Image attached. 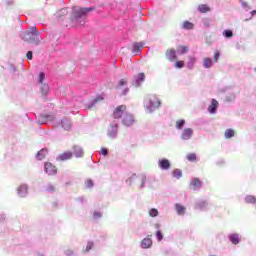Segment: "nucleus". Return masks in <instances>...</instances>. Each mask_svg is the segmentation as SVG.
<instances>
[{
    "label": "nucleus",
    "mask_w": 256,
    "mask_h": 256,
    "mask_svg": "<svg viewBox=\"0 0 256 256\" xmlns=\"http://www.w3.org/2000/svg\"><path fill=\"white\" fill-rule=\"evenodd\" d=\"M20 38L25 43H29L30 45H39L41 41H43V36L39 30H37V26H31L25 32L20 33Z\"/></svg>",
    "instance_id": "obj_1"
},
{
    "label": "nucleus",
    "mask_w": 256,
    "mask_h": 256,
    "mask_svg": "<svg viewBox=\"0 0 256 256\" xmlns=\"http://www.w3.org/2000/svg\"><path fill=\"white\" fill-rule=\"evenodd\" d=\"M144 107L147 113H155L161 107V100L157 98V95L148 94L144 97Z\"/></svg>",
    "instance_id": "obj_2"
},
{
    "label": "nucleus",
    "mask_w": 256,
    "mask_h": 256,
    "mask_svg": "<svg viewBox=\"0 0 256 256\" xmlns=\"http://www.w3.org/2000/svg\"><path fill=\"white\" fill-rule=\"evenodd\" d=\"M92 11H95V7L90 6L86 8H79L78 10H73L72 17L76 23H82L85 25V17H87Z\"/></svg>",
    "instance_id": "obj_3"
},
{
    "label": "nucleus",
    "mask_w": 256,
    "mask_h": 256,
    "mask_svg": "<svg viewBox=\"0 0 256 256\" xmlns=\"http://www.w3.org/2000/svg\"><path fill=\"white\" fill-rule=\"evenodd\" d=\"M119 135V123L117 121H113L110 123L107 130V137L109 139L115 140Z\"/></svg>",
    "instance_id": "obj_4"
},
{
    "label": "nucleus",
    "mask_w": 256,
    "mask_h": 256,
    "mask_svg": "<svg viewBox=\"0 0 256 256\" xmlns=\"http://www.w3.org/2000/svg\"><path fill=\"white\" fill-rule=\"evenodd\" d=\"M194 209L196 211H209V202L207 200L198 199L194 202Z\"/></svg>",
    "instance_id": "obj_5"
},
{
    "label": "nucleus",
    "mask_w": 256,
    "mask_h": 256,
    "mask_svg": "<svg viewBox=\"0 0 256 256\" xmlns=\"http://www.w3.org/2000/svg\"><path fill=\"white\" fill-rule=\"evenodd\" d=\"M16 193L20 199H25L29 195V185L25 183L20 184L16 189Z\"/></svg>",
    "instance_id": "obj_6"
},
{
    "label": "nucleus",
    "mask_w": 256,
    "mask_h": 256,
    "mask_svg": "<svg viewBox=\"0 0 256 256\" xmlns=\"http://www.w3.org/2000/svg\"><path fill=\"white\" fill-rule=\"evenodd\" d=\"M133 123H135V117H133V114L125 112L122 117V125H124V127H131Z\"/></svg>",
    "instance_id": "obj_7"
},
{
    "label": "nucleus",
    "mask_w": 256,
    "mask_h": 256,
    "mask_svg": "<svg viewBox=\"0 0 256 256\" xmlns=\"http://www.w3.org/2000/svg\"><path fill=\"white\" fill-rule=\"evenodd\" d=\"M125 111H127L126 105H119L113 111L114 119H121L125 115Z\"/></svg>",
    "instance_id": "obj_8"
},
{
    "label": "nucleus",
    "mask_w": 256,
    "mask_h": 256,
    "mask_svg": "<svg viewBox=\"0 0 256 256\" xmlns=\"http://www.w3.org/2000/svg\"><path fill=\"white\" fill-rule=\"evenodd\" d=\"M44 172L46 173V175H49V176L57 175V167L53 165V163L51 162H45Z\"/></svg>",
    "instance_id": "obj_9"
},
{
    "label": "nucleus",
    "mask_w": 256,
    "mask_h": 256,
    "mask_svg": "<svg viewBox=\"0 0 256 256\" xmlns=\"http://www.w3.org/2000/svg\"><path fill=\"white\" fill-rule=\"evenodd\" d=\"M189 187L193 191H200V189L203 187V181H201L199 178H192Z\"/></svg>",
    "instance_id": "obj_10"
},
{
    "label": "nucleus",
    "mask_w": 256,
    "mask_h": 256,
    "mask_svg": "<svg viewBox=\"0 0 256 256\" xmlns=\"http://www.w3.org/2000/svg\"><path fill=\"white\" fill-rule=\"evenodd\" d=\"M158 167L161 171H169L171 169V161L167 158H161L158 160Z\"/></svg>",
    "instance_id": "obj_11"
},
{
    "label": "nucleus",
    "mask_w": 256,
    "mask_h": 256,
    "mask_svg": "<svg viewBox=\"0 0 256 256\" xmlns=\"http://www.w3.org/2000/svg\"><path fill=\"white\" fill-rule=\"evenodd\" d=\"M193 133V128H184L181 133L180 139L182 141H190V139L193 138Z\"/></svg>",
    "instance_id": "obj_12"
},
{
    "label": "nucleus",
    "mask_w": 256,
    "mask_h": 256,
    "mask_svg": "<svg viewBox=\"0 0 256 256\" xmlns=\"http://www.w3.org/2000/svg\"><path fill=\"white\" fill-rule=\"evenodd\" d=\"M54 117L53 115L49 114H40L37 119L38 125H45L48 121H53Z\"/></svg>",
    "instance_id": "obj_13"
},
{
    "label": "nucleus",
    "mask_w": 256,
    "mask_h": 256,
    "mask_svg": "<svg viewBox=\"0 0 256 256\" xmlns=\"http://www.w3.org/2000/svg\"><path fill=\"white\" fill-rule=\"evenodd\" d=\"M217 109H219V101H217L215 98H212L207 111L210 113V115H215V113H217Z\"/></svg>",
    "instance_id": "obj_14"
},
{
    "label": "nucleus",
    "mask_w": 256,
    "mask_h": 256,
    "mask_svg": "<svg viewBox=\"0 0 256 256\" xmlns=\"http://www.w3.org/2000/svg\"><path fill=\"white\" fill-rule=\"evenodd\" d=\"M72 155H75L76 159H81L85 156V152L83 151V147L79 145H73L72 147Z\"/></svg>",
    "instance_id": "obj_15"
},
{
    "label": "nucleus",
    "mask_w": 256,
    "mask_h": 256,
    "mask_svg": "<svg viewBox=\"0 0 256 256\" xmlns=\"http://www.w3.org/2000/svg\"><path fill=\"white\" fill-rule=\"evenodd\" d=\"M228 241H230L232 245H239V243H241V235H239V233H231L228 235Z\"/></svg>",
    "instance_id": "obj_16"
},
{
    "label": "nucleus",
    "mask_w": 256,
    "mask_h": 256,
    "mask_svg": "<svg viewBox=\"0 0 256 256\" xmlns=\"http://www.w3.org/2000/svg\"><path fill=\"white\" fill-rule=\"evenodd\" d=\"M142 83H145V73L140 72L134 77L133 85H135V87H141Z\"/></svg>",
    "instance_id": "obj_17"
},
{
    "label": "nucleus",
    "mask_w": 256,
    "mask_h": 256,
    "mask_svg": "<svg viewBox=\"0 0 256 256\" xmlns=\"http://www.w3.org/2000/svg\"><path fill=\"white\" fill-rule=\"evenodd\" d=\"M103 99H105V96L98 94L92 101L86 104V109H93V107H95L99 101H103Z\"/></svg>",
    "instance_id": "obj_18"
},
{
    "label": "nucleus",
    "mask_w": 256,
    "mask_h": 256,
    "mask_svg": "<svg viewBox=\"0 0 256 256\" xmlns=\"http://www.w3.org/2000/svg\"><path fill=\"white\" fill-rule=\"evenodd\" d=\"M61 128L65 131H71V127H73V123H71V120L69 118L64 117L60 121Z\"/></svg>",
    "instance_id": "obj_19"
},
{
    "label": "nucleus",
    "mask_w": 256,
    "mask_h": 256,
    "mask_svg": "<svg viewBox=\"0 0 256 256\" xmlns=\"http://www.w3.org/2000/svg\"><path fill=\"white\" fill-rule=\"evenodd\" d=\"M69 159H73V152L72 151H66L62 154H59L56 157V161H69Z\"/></svg>",
    "instance_id": "obj_20"
},
{
    "label": "nucleus",
    "mask_w": 256,
    "mask_h": 256,
    "mask_svg": "<svg viewBox=\"0 0 256 256\" xmlns=\"http://www.w3.org/2000/svg\"><path fill=\"white\" fill-rule=\"evenodd\" d=\"M141 249H151L153 247V240L150 237L144 238L140 242Z\"/></svg>",
    "instance_id": "obj_21"
},
{
    "label": "nucleus",
    "mask_w": 256,
    "mask_h": 256,
    "mask_svg": "<svg viewBox=\"0 0 256 256\" xmlns=\"http://www.w3.org/2000/svg\"><path fill=\"white\" fill-rule=\"evenodd\" d=\"M47 155H49V150L47 148H42L41 150H39L36 153L35 159L37 161H43V159H45V157H47Z\"/></svg>",
    "instance_id": "obj_22"
},
{
    "label": "nucleus",
    "mask_w": 256,
    "mask_h": 256,
    "mask_svg": "<svg viewBox=\"0 0 256 256\" xmlns=\"http://www.w3.org/2000/svg\"><path fill=\"white\" fill-rule=\"evenodd\" d=\"M166 59L173 63L174 61H177V50L171 49L166 51Z\"/></svg>",
    "instance_id": "obj_23"
},
{
    "label": "nucleus",
    "mask_w": 256,
    "mask_h": 256,
    "mask_svg": "<svg viewBox=\"0 0 256 256\" xmlns=\"http://www.w3.org/2000/svg\"><path fill=\"white\" fill-rule=\"evenodd\" d=\"M145 45V42H134L132 44V53H141V49H143V46Z\"/></svg>",
    "instance_id": "obj_24"
},
{
    "label": "nucleus",
    "mask_w": 256,
    "mask_h": 256,
    "mask_svg": "<svg viewBox=\"0 0 256 256\" xmlns=\"http://www.w3.org/2000/svg\"><path fill=\"white\" fill-rule=\"evenodd\" d=\"M175 210H176L177 215H179V217H183L187 211V208H185V206H183L180 203H176Z\"/></svg>",
    "instance_id": "obj_25"
},
{
    "label": "nucleus",
    "mask_w": 256,
    "mask_h": 256,
    "mask_svg": "<svg viewBox=\"0 0 256 256\" xmlns=\"http://www.w3.org/2000/svg\"><path fill=\"white\" fill-rule=\"evenodd\" d=\"M181 29H184V31H193V29H195V24L189 20H186L182 23Z\"/></svg>",
    "instance_id": "obj_26"
},
{
    "label": "nucleus",
    "mask_w": 256,
    "mask_h": 256,
    "mask_svg": "<svg viewBox=\"0 0 256 256\" xmlns=\"http://www.w3.org/2000/svg\"><path fill=\"white\" fill-rule=\"evenodd\" d=\"M213 65H214L213 58L206 57L203 59L202 67H204V69H211Z\"/></svg>",
    "instance_id": "obj_27"
},
{
    "label": "nucleus",
    "mask_w": 256,
    "mask_h": 256,
    "mask_svg": "<svg viewBox=\"0 0 256 256\" xmlns=\"http://www.w3.org/2000/svg\"><path fill=\"white\" fill-rule=\"evenodd\" d=\"M244 203L247 205H256V196L255 195H246L244 198Z\"/></svg>",
    "instance_id": "obj_28"
},
{
    "label": "nucleus",
    "mask_w": 256,
    "mask_h": 256,
    "mask_svg": "<svg viewBox=\"0 0 256 256\" xmlns=\"http://www.w3.org/2000/svg\"><path fill=\"white\" fill-rule=\"evenodd\" d=\"M195 63H197V58L195 56H190L187 62V69L192 71V69L195 67Z\"/></svg>",
    "instance_id": "obj_29"
},
{
    "label": "nucleus",
    "mask_w": 256,
    "mask_h": 256,
    "mask_svg": "<svg viewBox=\"0 0 256 256\" xmlns=\"http://www.w3.org/2000/svg\"><path fill=\"white\" fill-rule=\"evenodd\" d=\"M138 179L141 181L139 189H145L147 187V175L140 174L138 175Z\"/></svg>",
    "instance_id": "obj_30"
},
{
    "label": "nucleus",
    "mask_w": 256,
    "mask_h": 256,
    "mask_svg": "<svg viewBox=\"0 0 256 256\" xmlns=\"http://www.w3.org/2000/svg\"><path fill=\"white\" fill-rule=\"evenodd\" d=\"M209 11H211V7H209L207 4H200L198 6L199 13H209Z\"/></svg>",
    "instance_id": "obj_31"
},
{
    "label": "nucleus",
    "mask_w": 256,
    "mask_h": 256,
    "mask_svg": "<svg viewBox=\"0 0 256 256\" xmlns=\"http://www.w3.org/2000/svg\"><path fill=\"white\" fill-rule=\"evenodd\" d=\"M172 177L174 179H181V177H183V171H181V169L176 168L172 171Z\"/></svg>",
    "instance_id": "obj_32"
},
{
    "label": "nucleus",
    "mask_w": 256,
    "mask_h": 256,
    "mask_svg": "<svg viewBox=\"0 0 256 256\" xmlns=\"http://www.w3.org/2000/svg\"><path fill=\"white\" fill-rule=\"evenodd\" d=\"M222 35L225 39H232L233 38V30L231 29H225L223 32H222Z\"/></svg>",
    "instance_id": "obj_33"
},
{
    "label": "nucleus",
    "mask_w": 256,
    "mask_h": 256,
    "mask_svg": "<svg viewBox=\"0 0 256 256\" xmlns=\"http://www.w3.org/2000/svg\"><path fill=\"white\" fill-rule=\"evenodd\" d=\"M177 53L179 55H185V54L189 53V47H187V46H179L177 48Z\"/></svg>",
    "instance_id": "obj_34"
},
{
    "label": "nucleus",
    "mask_w": 256,
    "mask_h": 256,
    "mask_svg": "<svg viewBox=\"0 0 256 256\" xmlns=\"http://www.w3.org/2000/svg\"><path fill=\"white\" fill-rule=\"evenodd\" d=\"M185 123H186L185 119H180V120L176 121V126H175L176 129L178 131L183 130V128L185 127Z\"/></svg>",
    "instance_id": "obj_35"
},
{
    "label": "nucleus",
    "mask_w": 256,
    "mask_h": 256,
    "mask_svg": "<svg viewBox=\"0 0 256 256\" xmlns=\"http://www.w3.org/2000/svg\"><path fill=\"white\" fill-rule=\"evenodd\" d=\"M225 139H231L233 137H235V130L231 129V128H228L226 131H225Z\"/></svg>",
    "instance_id": "obj_36"
},
{
    "label": "nucleus",
    "mask_w": 256,
    "mask_h": 256,
    "mask_svg": "<svg viewBox=\"0 0 256 256\" xmlns=\"http://www.w3.org/2000/svg\"><path fill=\"white\" fill-rule=\"evenodd\" d=\"M84 186L86 189H93V187H95V182L93 181V179H87L84 182Z\"/></svg>",
    "instance_id": "obj_37"
},
{
    "label": "nucleus",
    "mask_w": 256,
    "mask_h": 256,
    "mask_svg": "<svg viewBox=\"0 0 256 256\" xmlns=\"http://www.w3.org/2000/svg\"><path fill=\"white\" fill-rule=\"evenodd\" d=\"M239 3L241 5L242 9H244V11H246V12L251 11V6L249 5V3H247L243 0H239Z\"/></svg>",
    "instance_id": "obj_38"
},
{
    "label": "nucleus",
    "mask_w": 256,
    "mask_h": 256,
    "mask_svg": "<svg viewBox=\"0 0 256 256\" xmlns=\"http://www.w3.org/2000/svg\"><path fill=\"white\" fill-rule=\"evenodd\" d=\"M41 93L44 96L49 95V84H45V83L42 84V86H41Z\"/></svg>",
    "instance_id": "obj_39"
},
{
    "label": "nucleus",
    "mask_w": 256,
    "mask_h": 256,
    "mask_svg": "<svg viewBox=\"0 0 256 256\" xmlns=\"http://www.w3.org/2000/svg\"><path fill=\"white\" fill-rule=\"evenodd\" d=\"M67 13H69V9L68 8H62L60 11H58L56 13V17H65V15H67Z\"/></svg>",
    "instance_id": "obj_40"
},
{
    "label": "nucleus",
    "mask_w": 256,
    "mask_h": 256,
    "mask_svg": "<svg viewBox=\"0 0 256 256\" xmlns=\"http://www.w3.org/2000/svg\"><path fill=\"white\" fill-rule=\"evenodd\" d=\"M135 179H137V174L133 173L129 178L126 179L127 185H133V181H135Z\"/></svg>",
    "instance_id": "obj_41"
},
{
    "label": "nucleus",
    "mask_w": 256,
    "mask_h": 256,
    "mask_svg": "<svg viewBox=\"0 0 256 256\" xmlns=\"http://www.w3.org/2000/svg\"><path fill=\"white\" fill-rule=\"evenodd\" d=\"M225 101L227 103H233V101H235V94L234 93L227 94L225 97Z\"/></svg>",
    "instance_id": "obj_42"
},
{
    "label": "nucleus",
    "mask_w": 256,
    "mask_h": 256,
    "mask_svg": "<svg viewBox=\"0 0 256 256\" xmlns=\"http://www.w3.org/2000/svg\"><path fill=\"white\" fill-rule=\"evenodd\" d=\"M202 24L206 29H209L211 27V18H203Z\"/></svg>",
    "instance_id": "obj_43"
},
{
    "label": "nucleus",
    "mask_w": 256,
    "mask_h": 256,
    "mask_svg": "<svg viewBox=\"0 0 256 256\" xmlns=\"http://www.w3.org/2000/svg\"><path fill=\"white\" fill-rule=\"evenodd\" d=\"M186 159H187L188 161H190L191 163H193V162L197 161V154H195V153H190V154H188V155L186 156Z\"/></svg>",
    "instance_id": "obj_44"
},
{
    "label": "nucleus",
    "mask_w": 256,
    "mask_h": 256,
    "mask_svg": "<svg viewBox=\"0 0 256 256\" xmlns=\"http://www.w3.org/2000/svg\"><path fill=\"white\" fill-rule=\"evenodd\" d=\"M174 67L176 69H183V67H185V62L181 61V60H177L174 64Z\"/></svg>",
    "instance_id": "obj_45"
},
{
    "label": "nucleus",
    "mask_w": 256,
    "mask_h": 256,
    "mask_svg": "<svg viewBox=\"0 0 256 256\" xmlns=\"http://www.w3.org/2000/svg\"><path fill=\"white\" fill-rule=\"evenodd\" d=\"M153 183H155V178L148 176L146 180L147 187H153Z\"/></svg>",
    "instance_id": "obj_46"
},
{
    "label": "nucleus",
    "mask_w": 256,
    "mask_h": 256,
    "mask_svg": "<svg viewBox=\"0 0 256 256\" xmlns=\"http://www.w3.org/2000/svg\"><path fill=\"white\" fill-rule=\"evenodd\" d=\"M150 217H158L159 216V210L156 208H152L149 210Z\"/></svg>",
    "instance_id": "obj_47"
},
{
    "label": "nucleus",
    "mask_w": 256,
    "mask_h": 256,
    "mask_svg": "<svg viewBox=\"0 0 256 256\" xmlns=\"http://www.w3.org/2000/svg\"><path fill=\"white\" fill-rule=\"evenodd\" d=\"M44 81H45V72H40L38 75V83L40 85H43Z\"/></svg>",
    "instance_id": "obj_48"
},
{
    "label": "nucleus",
    "mask_w": 256,
    "mask_h": 256,
    "mask_svg": "<svg viewBox=\"0 0 256 256\" xmlns=\"http://www.w3.org/2000/svg\"><path fill=\"white\" fill-rule=\"evenodd\" d=\"M45 191L47 193H55V186H53V184H48L46 187H45Z\"/></svg>",
    "instance_id": "obj_49"
},
{
    "label": "nucleus",
    "mask_w": 256,
    "mask_h": 256,
    "mask_svg": "<svg viewBox=\"0 0 256 256\" xmlns=\"http://www.w3.org/2000/svg\"><path fill=\"white\" fill-rule=\"evenodd\" d=\"M220 58H221V52L219 50H216L214 52V63H219Z\"/></svg>",
    "instance_id": "obj_50"
},
{
    "label": "nucleus",
    "mask_w": 256,
    "mask_h": 256,
    "mask_svg": "<svg viewBox=\"0 0 256 256\" xmlns=\"http://www.w3.org/2000/svg\"><path fill=\"white\" fill-rule=\"evenodd\" d=\"M8 71H9L10 73H16V71H17V66H15V64L9 63V64H8Z\"/></svg>",
    "instance_id": "obj_51"
},
{
    "label": "nucleus",
    "mask_w": 256,
    "mask_h": 256,
    "mask_svg": "<svg viewBox=\"0 0 256 256\" xmlns=\"http://www.w3.org/2000/svg\"><path fill=\"white\" fill-rule=\"evenodd\" d=\"M101 217H103V213H101L99 211H94L93 219L97 220V219H101Z\"/></svg>",
    "instance_id": "obj_52"
},
{
    "label": "nucleus",
    "mask_w": 256,
    "mask_h": 256,
    "mask_svg": "<svg viewBox=\"0 0 256 256\" xmlns=\"http://www.w3.org/2000/svg\"><path fill=\"white\" fill-rule=\"evenodd\" d=\"M156 239L157 241H161L163 239V232L161 230L156 231Z\"/></svg>",
    "instance_id": "obj_53"
},
{
    "label": "nucleus",
    "mask_w": 256,
    "mask_h": 256,
    "mask_svg": "<svg viewBox=\"0 0 256 256\" xmlns=\"http://www.w3.org/2000/svg\"><path fill=\"white\" fill-rule=\"evenodd\" d=\"M125 85H127V80L125 79H120L119 82H118V86H117V89H119V87H125Z\"/></svg>",
    "instance_id": "obj_54"
},
{
    "label": "nucleus",
    "mask_w": 256,
    "mask_h": 256,
    "mask_svg": "<svg viewBox=\"0 0 256 256\" xmlns=\"http://www.w3.org/2000/svg\"><path fill=\"white\" fill-rule=\"evenodd\" d=\"M100 155H103V157H107V155H109V149L101 148Z\"/></svg>",
    "instance_id": "obj_55"
},
{
    "label": "nucleus",
    "mask_w": 256,
    "mask_h": 256,
    "mask_svg": "<svg viewBox=\"0 0 256 256\" xmlns=\"http://www.w3.org/2000/svg\"><path fill=\"white\" fill-rule=\"evenodd\" d=\"M255 15H256V10L250 11V17L246 18L244 21H251V19H253V17H255Z\"/></svg>",
    "instance_id": "obj_56"
},
{
    "label": "nucleus",
    "mask_w": 256,
    "mask_h": 256,
    "mask_svg": "<svg viewBox=\"0 0 256 256\" xmlns=\"http://www.w3.org/2000/svg\"><path fill=\"white\" fill-rule=\"evenodd\" d=\"M26 57L29 61H32L33 60V51L29 50L27 53H26Z\"/></svg>",
    "instance_id": "obj_57"
},
{
    "label": "nucleus",
    "mask_w": 256,
    "mask_h": 256,
    "mask_svg": "<svg viewBox=\"0 0 256 256\" xmlns=\"http://www.w3.org/2000/svg\"><path fill=\"white\" fill-rule=\"evenodd\" d=\"M236 49H237L238 51H245V46H243V45L237 43V44H236Z\"/></svg>",
    "instance_id": "obj_58"
},
{
    "label": "nucleus",
    "mask_w": 256,
    "mask_h": 256,
    "mask_svg": "<svg viewBox=\"0 0 256 256\" xmlns=\"http://www.w3.org/2000/svg\"><path fill=\"white\" fill-rule=\"evenodd\" d=\"M128 93H129V87H126L123 89L121 95H122V97H125L126 95H128Z\"/></svg>",
    "instance_id": "obj_59"
},
{
    "label": "nucleus",
    "mask_w": 256,
    "mask_h": 256,
    "mask_svg": "<svg viewBox=\"0 0 256 256\" xmlns=\"http://www.w3.org/2000/svg\"><path fill=\"white\" fill-rule=\"evenodd\" d=\"M76 201H78L79 203H85V196L76 198Z\"/></svg>",
    "instance_id": "obj_60"
},
{
    "label": "nucleus",
    "mask_w": 256,
    "mask_h": 256,
    "mask_svg": "<svg viewBox=\"0 0 256 256\" xmlns=\"http://www.w3.org/2000/svg\"><path fill=\"white\" fill-rule=\"evenodd\" d=\"M93 249V243L89 242L86 246V251H91Z\"/></svg>",
    "instance_id": "obj_61"
},
{
    "label": "nucleus",
    "mask_w": 256,
    "mask_h": 256,
    "mask_svg": "<svg viewBox=\"0 0 256 256\" xmlns=\"http://www.w3.org/2000/svg\"><path fill=\"white\" fill-rule=\"evenodd\" d=\"M65 255H67V256L73 255V250H66Z\"/></svg>",
    "instance_id": "obj_62"
},
{
    "label": "nucleus",
    "mask_w": 256,
    "mask_h": 256,
    "mask_svg": "<svg viewBox=\"0 0 256 256\" xmlns=\"http://www.w3.org/2000/svg\"><path fill=\"white\" fill-rule=\"evenodd\" d=\"M7 216L5 215V214H0V223L2 222V221H5V218H6Z\"/></svg>",
    "instance_id": "obj_63"
},
{
    "label": "nucleus",
    "mask_w": 256,
    "mask_h": 256,
    "mask_svg": "<svg viewBox=\"0 0 256 256\" xmlns=\"http://www.w3.org/2000/svg\"><path fill=\"white\" fill-rule=\"evenodd\" d=\"M155 227H156V229H159L161 227V225L160 224H156Z\"/></svg>",
    "instance_id": "obj_64"
}]
</instances>
